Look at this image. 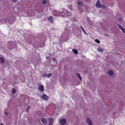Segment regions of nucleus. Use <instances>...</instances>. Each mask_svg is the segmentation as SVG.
I'll list each match as a JSON object with an SVG mask.
<instances>
[{
  "instance_id": "f257e3e1",
  "label": "nucleus",
  "mask_w": 125,
  "mask_h": 125,
  "mask_svg": "<svg viewBox=\"0 0 125 125\" xmlns=\"http://www.w3.org/2000/svg\"><path fill=\"white\" fill-rule=\"evenodd\" d=\"M96 6L97 8H100L103 9H104L105 8V7L104 5L100 4L99 0H98L97 1L96 4Z\"/></svg>"
},
{
  "instance_id": "f03ea898",
  "label": "nucleus",
  "mask_w": 125,
  "mask_h": 125,
  "mask_svg": "<svg viewBox=\"0 0 125 125\" xmlns=\"http://www.w3.org/2000/svg\"><path fill=\"white\" fill-rule=\"evenodd\" d=\"M53 15L56 17L60 15V13L57 10H54L53 11Z\"/></svg>"
},
{
  "instance_id": "7ed1b4c3",
  "label": "nucleus",
  "mask_w": 125,
  "mask_h": 125,
  "mask_svg": "<svg viewBox=\"0 0 125 125\" xmlns=\"http://www.w3.org/2000/svg\"><path fill=\"white\" fill-rule=\"evenodd\" d=\"M49 120V123L48 125H52L54 121V119L52 118H48Z\"/></svg>"
},
{
  "instance_id": "20e7f679",
  "label": "nucleus",
  "mask_w": 125,
  "mask_h": 125,
  "mask_svg": "<svg viewBox=\"0 0 125 125\" xmlns=\"http://www.w3.org/2000/svg\"><path fill=\"white\" fill-rule=\"evenodd\" d=\"M41 98L42 99L46 100H48V97L45 94H44L42 96Z\"/></svg>"
},
{
  "instance_id": "39448f33",
  "label": "nucleus",
  "mask_w": 125,
  "mask_h": 125,
  "mask_svg": "<svg viewBox=\"0 0 125 125\" xmlns=\"http://www.w3.org/2000/svg\"><path fill=\"white\" fill-rule=\"evenodd\" d=\"M86 121L88 124L89 125H92V122L91 121V120H90V119L89 117H88L86 118Z\"/></svg>"
},
{
  "instance_id": "423d86ee",
  "label": "nucleus",
  "mask_w": 125,
  "mask_h": 125,
  "mask_svg": "<svg viewBox=\"0 0 125 125\" xmlns=\"http://www.w3.org/2000/svg\"><path fill=\"white\" fill-rule=\"evenodd\" d=\"M66 120L65 119H62L60 121V123L62 125H64L66 122Z\"/></svg>"
},
{
  "instance_id": "0eeeda50",
  "label": "nucleus",
  "mask_w": 125,
  "mask_h": 125,
  "mask_svg": "<svg viewBox=\"0 0 125 125\" xmlns=\"http://www.w3.org/2000/svg\"><path fill=\"white\" fill-rule=\"evenodd\" d=\"M60 16H61L62 17H66V11L64 10V11L62 12L61 13H60Z\"/></svg>"
},
{
  "instance_id": "6e6552de",
  "label": "nucleus",
  "mask_w": 125,
  "mask_h": 125,
  "mask_svg": "<svg viewBox=\"0 0 125 125\" xmlns=\"http://www.w3.org/2000/svg\"><path fill=\"white\" fill-rule=\"evenodd\" d=\"M118 26L119 28L123 32L125 33V29L120 25H118Z\"/></svg>"
},
{
  "instance_id": "1a4fd4ad",
  "label": "nucleus",
  "mask_w": 125,
  "mask_h": 125,
  "mask_svg": "<svg viewBox=\"0 0 125 125\" xmlns=\"http://www.w3.org/2000/svg\"><path fill=\"white\" fill-rule=\"evenodd\" d=\"M48 20L50 23H52L53 22V19L52 17L51 16H50Z\"/></svg>"
},
{
  "instance_id": "9d476101",
  "label": "nucleus",
  "mask_w": 125,
  "mask_h": 125,
  "mask_svg": "<svg viewBox=\"0 0 125 125\" xmlns=\"http://www.w3.org/2000/svg\"><path fill=\"white\" fill-rule=\"evenodd\" d=\"M39 90L42 92L44 91V87L43 85H40L39 86Z\"/></svg>"
},
{
  "instance_id": "9b49d317",
  "label": "nucleus",
  "mask_w": 125,
  "mask_h": 125,
  "mask_svg": "<svg viewBox=\"0 0 125 125\" xmlns=\"http://www.w3.org/2000/svg\"><path fill=\"white\" fill-rule=\"evenodd\" d=\"M108 74L111 76H112L114 74L113 72L111 71H108Z\"/></svg>"
},
{
  "instance_id": "f8f14e48",
  "label": "nucleus",
  "mask_w": 125,
  "mask_h": 125,
  "mask_svg": "<svg viewBox=\"0 0 125 125\" xmlns=\"http://www.w3.org/2000/svg\"><path fill=\"white\" fill-rule=\"evenodd\" d=\"M41 121L42 122L45 124H46L47 123V122L46 121L45 119L44 118H42L41 119Z\"/></svg>"
},
{
  "instance_id": "ddd939ff",
  "label": "nucleus",
  "mask_w": 125,
  "mask_h": 125,
  "mask_svg": "<svg viewBox=\"0 0 125 125\" xmlns=\"http://www.w3.org/2000/svg\"><path fill=\"white\" fill-rule=\"evenodd\" d=\"M65 11H66V17L70 16L71 15V13L70 12L67 11L66 10H65Z\"/></svg>"
},
{
  "instance_id": "4468645a",
  "label": "nucleus",
  "mask_w": 125,
  "mask_h": 125,
  "mask_svg": "<svg viewBox=\"0 0 125 125\" xmlns=\"http://www.w3.org/2000/svg\"><path fill=\"white\" fill-rule=\"evenodd\" d=\"M0 61H1V63H3L4 61V59L2 57H0Z\"/></svg>"
},
{
  "instance_id": "2eb2a0df",
  "label": "nucleus",
  "mask_w": 125,
  "mask_h": 125,
  "mask_svg": "<svg viewBox=\"0 0 125 125\" xmlns=\"http://www.w3.org/2000/svg\"><path fill=\"white\" fill-rule=\"evenodd\" d=\"M77 3L79 5L81 6H82L83 5L82 2L81 1H79Z\"/></svg>"
},
{
  "instance_id": "dca6fc26",
  "label": "nucleus",
  "mask_w": 125,
  "mask_h": 125,
  "mask_svg": "<svg viewBox=\"0 0 125 125\" xmlns=\"http://www.w3.org/2000/svg\"><path fill=\"white\" fill-rule=\"evenodd\" d=\"M73 51L75 54H77L78 52L77 50L76 49L73 50Z\"/></svg>"
},
{
  "instance_id": "f3484780",
  "label": "nucleus",
  "mask_w": 125,
  "mask_h": 125,
  "mask_svg": "<svg viewBox=\"0 0 125 125\" xmlns=\"http://www.w3.org/2000/svg\"><path fill=\"white\" fill-rule=\"evenodd\" d=\"M80 28L83 31V32L85 34H86V31H85L84 30V29H83V28L82 27V26H80Z\"/></svg>"
},
{
  "instance_id": "a211bd4d",
  "label": "nucleus",
  "mask_w": 125,
  "mask_h": 125,
  "mask_svg": "<svg viewBox=\"0 0 125 125\" xmlns=\"http://www.w3.org/2000/svg\"><path fill=\"white\" fill-rule=\"evenodd\" d=\"M76 74H77V75L78 76V77H79V80H81L82 78L81 76H80V75L78 73H76Z\"/></svg>"
},
{
  "instance_id": "6ab92c4d",
  "label": "nucleus",
  "mask_w": 125,
  "mask_h": 125,
  "mask_svg": "<svg viewBox=\"0 0 125 125\" xmlns=\"http://www.w3.org/2000/svg\"><path fill=\"white\" fill-rule=\"evenodd\" d=\"M97 50L98 52H102L103 51V50L102 49L100 48H98Z\"/></svg>"
},
{
  "instance_id": "aec40b11",
  "label": "nucleus",
  "mask_w": 125,
  "mask_h": 125,
  "mask_svg": "<svg viewBox=\"0 0 125 125\" xmlns=\"http://www.w3.org/2000/svg\"><path fill=\"white\" fill-rule=\"evenodd\" d=\"M95 41L97 43H100V41L98 39H96L95 40Z\"/></svg>"
},
{
  "instance_id": "412c9836",
  "label": "nucleus",
  "mask_w": 125,
  "mask_h": 125,
  "mask_svg": "<svg viewBox=\"0 0 125 125\" xmlns=\"http://www.w3.org/2000/svg\"><path fill=\"white\" fill-rule=\"evenodd\" d=\"M16 91V89H13L12 90V93L13 94L15 93Z\"/></svg>"
},
{
  "instance_id": "4be33fe9",
  "label": "nucleus",
  "mask_w": 125,
  "mask_h": 125,
  "mask_svg": "<svg viewBox=\"0 0 125 125\" xmlns=\"http://www.w3.org/2000/svg\"><path fill=\"white\" fill-rule=\"evenodd\" d=\"M52 75V74L51 73H50L49 74L47 75V77H49L51 76Z\"/></svg>"
},
{
  "instance_id": "5701e85b",
  "label": "nucleus",
  "mask_w": 125,
  "mask_h": 125,
  "mask_svg": "<svg viewBox=\"0 0 125 125\" xmlns=\"http://www.w3.org/2000/svg\"><path fill=\"white\" fill-rule=\"evenodd\" d=\"M31 109V106H28L27 108L26 109Z\"/></svg>"
},
{
  "instance_id": "b1692460",
  "label": "nucleus",
  "mask_w": 125,
  "mask_h": 125,
  "mask_svg": "<svg viewBox=\"0 0 125 125\" xmlns=\"http://www.w3.org/2000/svg\"><path fill=\"white\" fill-rule=\"evenodd\" d=\"M46 2H47V1H46V0L44 1H42V3L43 4H46Z\"/></svg>"
},
{
  "instance_id": "393cba45",
  "label": "nucleus",
  "mask_w": 125,
  "mask_h": 125,
  "mask_svg": "<svg viewBox=\"0 0 125 125\" xmlns=\"http://www.w3.org/2000/svg\"><path fill=\"white\" fill-rule=\"evenodd\" d=\"M42 76L44 77H46L47 76V75L46 74H43Z\"/></svg>"
},
{
  "instance_id": "a878e982",
  "label": "nucleus",
  "mask_w": 125,
  "mask_h": 125,
  "mask_svg": "<svg viewBox=\"0 0 125 125\" xmlns=\"http://www.w3.org/2000/svg\"><path fill=\"white\" fill-rule=\"evenodd\" d=\"M50 57H48V56H46V58L47 59H49L50 58Z\"/></svg>"
},
{
  "instance_id": "bb28decb",
  "label": "nucleus",
  "mask_w": 125,
  "mask_h": 125,
  "mask_svg": "<svg viewBox=\"0 0 125 125\" xmlns=\"http://www.w3.org/2000/svg\"><path fill=\"white\" fill-rule=\"evenodd\" d=\"M13 0V1L14 2H16V0Z\"/></svg>"
},
{
  "instance_id": "cd10ccee",
  "label": "nucleus",
  "mask_w": 125,
  "mask_h": 125,
  "mask_svg": "<svg viewBox=\"0 0 125 125\" xmlns=\"http://www.w3.org/2000/svg\"><path fill=\"white\" fill-rule=\"evenodd\" d=\"M5 114L6 115H7L8 114V113L7 112H5Z\"/></svg>"
},
{
  "instance_id": "c85d7f7f",
  "label": "nucleus",
  "mask_w": 125,
  "mask_h": 125,
  "mask_svg": "<svg viewBox=\"0 0 125 125\" xmlns=\"http://www.w3.org/2000/svg\"><path fill=\"white\" fill-rule=\"evenodd\" d=\"M121 18H119V21H121Z\"/></svg>"
},
{
  "instance_id": "c756f323",
  "label": "nucleus",
  "mask_w": 125,
  "mask_h": 125,
  "mask_svg": "<svg viewBox=\"0 0 125 125\" xmlns=\"http://www.w3.org/2000/svg\"><path fill=\"white\" fill-rule=\"evenodd\" d=\"M29 110H26V111L27 112H28L29 111Z\"/></svg>"
},
{
  "instance_id": "7c9ffc66",
  "label": "nucleus",
  "mask_w": 125,
  "mask_h": 125,
  "mask_svg": "<svg viewBox=\"0 0 125 125\" xmlns=\"http://www.w3.org/2000/svg\"><path fill=\"white\" fill-rule=\"evenodd\" d=\"M0 125H3L2 123H1L0 124Z\"/></svg>"
},
{
  "instance_id": "2f4dec72",
  "label": "nucleus",
  "mask_w": 125,
  "mask_h": 125,
  "mask_svg": "<svg viewBox=\"0 0 125 125\" xmlns=\"http://www.w3.org/2000/svg\"><path fill=\"white\" fill-rule=\"evenodd\" d=\"M53 60H55V58H53Z\"/></svg>"
}]
</instances>
